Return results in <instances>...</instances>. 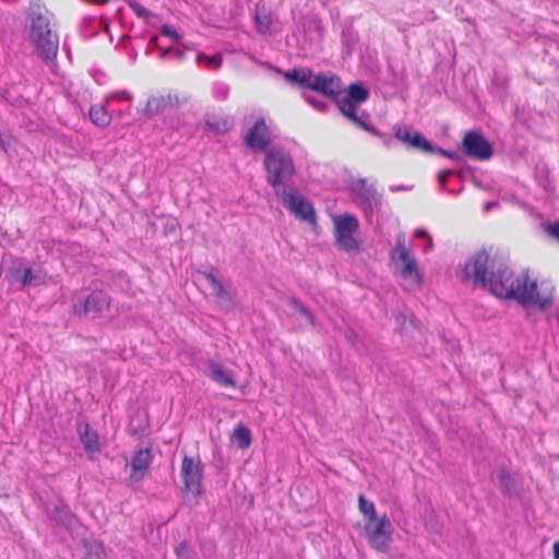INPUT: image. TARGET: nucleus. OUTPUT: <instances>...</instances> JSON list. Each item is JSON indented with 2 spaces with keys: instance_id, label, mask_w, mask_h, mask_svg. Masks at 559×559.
Listing matches in <instances>:
<instances>
[{
  "instance_id": "nucleus-16",
  "label": "nucleus",
  "mask_w": 559,
  "mask_h": 559,
  "mask_svg": "<svg viewBox=\"0 0 559 559\" xmlns=\"http://www.w3.org/2000/svg\"><path fill=\"white\" fill-rule=\"evenodd\" d=\"M180 105L178 95L152 96L147 99L144 114L148 117L160 115L169 109L177 108Z\"/></svg>"
},
{
  "instance_id": "nucleus-14",
  "label": "nucleus",
  "mask_w": 559,
  "mask_h": 559,
  "mask_svg": "<svg viewBox=\"0 0 559 559\" xmlns=\"http://www.w3.org/2000/svg\"><path fill=\"white\" fill-rule=\"evenodd\" d=\"M394 131L395 138L413 150L424 153H429L435 150V145L413 127L395 126Z\"/></svg>"
},
{
  "instance_id": "nucleus-19",
  "label": "nucleus",
  "mask_w": 559,
  "mask_h": 559,
  "mask_svg": "<svg viewBox=\"0 0 559 559\" xmlns=\"http://www.w3.org/2000/svg\"><path fill=\"white\" fill-rule=\"evenodd\" d=\"M396 330L406 337H414L413 332L416 330L415 319L407 318L404 313L397 312L394 317Z\"/></svg>"
},
{
  "instance_id": "nucleus-17",
  "label": "nucleus",
  "mask_w": 559,
  "mask_h": 559,
  "mask_svg": "<svg viewBox=\"0 0 559 559\" xmlns=\"http://www.w3.org/2000/svg\"><path fill=\"white\" fill-rule=\"evenodd\" d=\"M206 374L221 386L236 388L235 379L219 362L209 360L206 364Z\"/></svg>"
},
{
  "instance_id": "nucleus-37",
  "label": "nucleus",
  "mask_w": 559,
  "mask_h": 559,
  "mask_svg": "<svg viewBox=\"0 0 559 559\" xmlns=\"http://www.w3.org/2000/svg\"><path fill=\"white\" fill-rule=\"evenodd\" d=\"M214 292H215V295L216 297L219 299V300H229V294L227 293V290L225 289L224 285L222 284V282L219 281L218 282V285H215L213 287Z\"/></svg>"
},
{
  "instance_id": "nucleus-12",
  "label": "nucleus",
  "mask_w": 559,
  "mask_h": 559,
  "mask_svg": "<svg viewBox=\"0 0 559 559\" xmlns=\"http://www.w3.org/2000/svg\"><path fill=\"white\" fill-rule=\"evenodd\" d=\"M45 512L56 526L68 531L79 522L78 516L62 499H57L56 502H46Z\"/></svg>"
},
{
  "instance_id": "nucleus-47",
  "label": "nucleus",
  "mask_w": 559,
  "mask_h": 559,
  "mask_svg": "<svg viewBox=\"0 0 559 559\" xmlns=\"http://www.w3.org/2000/svg\"><path fill=\"white\" fill-rule=\"evenodd\" d=\"M157 40H158V37H157V36H153V37L151 38V40H150V44H151V45H155V46H157Z\"/></svg>"
},
{
  "instance_id": "nucleus-33",
  "label": "nucleus",
  "mask_w": 559,
  "mask_h": 559,
  "mask_svg": "<svg viewBox=\"0 0 559 559\" xmlns=\"http://www.w3.org/2000/svg\"><path fill=\"white\" fill-rule=\"evenodd\" d=\"M512 477L507 471H502L499 475L500 489L503 493L510 495V486L512 484Z\"/></svg>"
},
{
  "instance_id": "nucleus-10",
  "label": "nucleus",
  "mask_w": 559,
  "mask_h": 559,
  "mask_svg": "<svg viewBox=\"0 0 559 559\" xmlns=\"http://www.w3.org/2000/svg\"><path fill=\"white\" fill-rule=\"evenodd\" d=\"M283 205L299 221L316 223V211L310 201L292 189L280 195Z\"/></svg>"
},
{
  "instance_id": "nucleus-2",
  "label": "nucleus",
  "mask_w": 559,
  "mask_h": 559,
  "mask_svg": "<svg viewBox=\"0 0 559 559\" xmlns=\"http://www.w3.org/2000/svg\"><path fill=\"white\" fill-rule=\"evenodd\" d=\"M26 23L29 40L34 45L39 58L46 62L57 57L59 39L52 32L46 8L39 0L32 1L26 13Z\"/></svg>"
},
{
  "instance_id": "nucleus-32",
  "label": "nucleus",
  "mask_w": 559,
  "mask_h": 559,
  "mask_svg": "<svg viewBox=\"0 0 559 559\" xmlns=\"http://www.w3.org/2000/svg\"><path fill=\"white\" fill-rule=\"evenodd\" d=\"M430 154H439L441 156L448 157L452 160H455L457 163H464V158L461 154L452 151H447L444 148L435 146V150L432 152H429Z\"/></svg>"
},
{
  "instance_id": "nucleus-42",
  "label": "nucleus",
  "mask_w": 559,
  "mask_h": 559,
  "mask_svg": "<svg viewBox=\"0 0 559 559\" xmlns=\"http://www.w3.org/2000/svg\"><path fill=\"white\" fill-rule=\"evenodd\" d=\"M547 231L549 233L550 236L559 240V222L549 224L547 226Z\"/></svg>"
},
{
  "instance_id": "nucleus-23",
  "label": "nucleus",
  "mask_w": 559,
  "mask_h": 559,
  "mask_svg": "<svg viewBox=\"0 0 559 559\" xmlns=\"http://www.w3.org/2000/svg\"><path fill=\"white\" fill-rule=\"evenodd\" d=\"M91 121L100 128H105L110 122V116L106 111L104 106H92L90 109Z\"/></svg>"
},
{
  "instance_id": "nucleus-31",
  "label": "nucleus",
  "mask_w": 559,
  "mask_h": 559,
  "mask_svg": "<svg viewBox=\"0 0 559 559\" xmlns=\"http://www.w3.org/2000/svg\"><path fill=\"white\" fill-rule=\"evenodd\" d=\"M395 251L399 252V259L405 260L408 259V255L411 254L408 249L405 246V235L400 234L396 238V247Z\"/></svg>"
},
{
  "instance_id": "nucleus-29",
  "label": "nucleus",
  "mask_w": 559,
  "mask_h": 559,
  "mask_svg": "<svg viewBox=\"0 0 559 559\" xmlns=\"http://www.w3.org/2000/svg\"><path fill=\"white\" fill-rule=\"evenodd\" d=\"M175 554L177 559H192L193 550L188 540H182L176 546Z\"/></svg>"
},
{
  "instance_id": "nucleus-34",
  "label": "nucleus",
  "mask_w": 559,
  "mask_h": 559,
  "mask_svg": "<svg viewBox=\"0 0 559 559\" xmlns=\"http://www.w3.org/2000/svg\"><path fill=\"white\" fill-rule=\"evenodd\" d=\"M306 102L311 105L318 111L324 112L328 108V104L313 96H305Z\"/></svg>"
},
{
  "instance_id": "nucleus-51",
  "label": "nucleus",
  "mask_w": 559,
  "mask_h": 559,
  "mask_svg": "<svg viewBox=\"0 0 559 559\" xmlns=\"http://www.w3.org/2000/svg\"><path fill=\"white\" fill-rule=\"evenodd\" d=\"M353 337H356L355 333H352V335H349V338H353Z\"/></svg>"
},
{
  "instance_id": "nucleus-35",
  "label": "nucleus",
  "mask_w": 559,
  "mask_h": 559,
  "mask_svg": "<svg viewBox=\"0 0 559 559\" xmlns=\"http://www.w3.org/2000/svg\"><path fill=\"white\" fill-rule=\"evenodd\" d=\"M160 33L164 35V36H167V37H170L175 40H178L180 38L179 34L177 33V31L175 29L174 26L171 25H167V24H164L162 27H160Z\"/></svg>"
},
{
  "instance_id": "nucleus-27",
  "label": "nucleus",
  "mask_w": 559,
  "mask_h": 559,
  "mask_svg": "<svg viewBox=\"0 0 559 559\" xmlns=\"http://www.w3.org/2000/svg\"><path fill=\"white\" fill-rule=\"evenodd\" d=\"M359 511L367 518V522H376L377 513L373 502L367 500L362 495L358 498Z\"/></svg>"
},
{
  "instance_id": "nucleus-15",
  "label": "nucleus",
  "mask_w": 559,
  "mask_h": 559,
  "mask_svg": "<svg viewBox=\"0 0 559 559\" xmlns=\"http://www.w3.org/2000/svg\"><path fill=\"white\" fill-rule=\"evenodd\" d=\"M269 128L263 118H259L245 136L246 145L254 152L269 151L271 139L267 135Z\"/></svg>"
},
{
  "instance_id": "nucleus-41",
  "label": "nucleus",
  "mask_w": 559,
  "mask_h": 559,
  "mask_svg": "<svg viewBox=\"0 0 559 559\" xmlns=\"http://www.w3.org/2000/svg\"><path fill=\"white\" fill-rule=\"evenodd\" d=\"M453 174H454L453 170H441L438 174V180H439V183H440L442 189H444V187L447 185L448 177L452 176Z\"/></svg>"
},
{
  "instance_id": "nucleus-6",
  "label": "nucleus",
  "mask_w": 559,
  "mask_h": 559,
  "mask_svg": "<svg viewBox=\"0 0 559 559\" xmlns=\"http://www.w3.org/2000/svg\"><path fill=\"white\" fill-rule=\"evenodd\" d=\"M358 218L353 214H343L334 219V237L336 246L345 252H359L360 243L354 237L358 230Z\"/></svg>"
},
{
  "instance_id": "nucleus-39",
  "label": "nucleus",
  "mask_w": 559,
  "mask_h": 559,
  "mask_svg": "<svg viewBox=\"0 0 559 559\" xmlns=\"http://www.w3.org/2000/svg\"><path fill=\"white\" fill-rule=\"evenodd\" d=\"M170 55H174L178 60H181L185 56V51L181 49H176V50H173L170 48L164 49L160 52V58L165 59V58L169 57Z\"/></svg>"
},
{
  "instance_id": "nucleus-50",
  "label": "nucleus",
  "mask_w": 559,
  "mask_h": 559,
  "mask_svg": "<svg viewBox=\"0 0 559 559\" xmlns=\"http://www.w3.org/2000/svg\"><path fill=\"white\" fill-rule=\"evenodd\" d=\"M353 337H356L355 333H352V335H349V338H353Z\"/></svg>"
},
{
  "instance_id": "nucleus-44",
  "label": "nucleus",
  "mask_w": 559,
  "mask_h": 559,
  "mask_svg": "<svg viewBox=\"0 0 559 559\" xmlns=\"http://www.w3.org/2000/svg\"><path fill=\"white\" fill-rule=\"evenodd\" d=\"M552 555L554 559H559V540L556 542L552 546Z\"/></svg>"
},
{
  "instance_id": "nucleus-11",
  "label": "nucleus",
  "mask_w": 559,
  "mask_h": 559,
  "mask_svg": "<svg viewBox=\"0 0 559 559\" xmlns=\"http://www.w3.org/2000/svg\"><path fill=\"white\" fill-rule=\"evenodd\" d=\"M110 298L104 290H94L84 298H80L73 304V313L82 317L92 314L93 318L98 317L102 312L109 308Z\"/></svg>"
},
{
  "instance_id": "nucleus-25",
  "label": "nucleus",
  "mask_w": 559,
  "mask_h": 559,
  "mask_svg": "<svg viewBox=\"0 0 559 559\" xmlns=\"http://www.w3.org/2000/svg\"><path fill=\"white\" fill-rule=\"evenodd\" d=\"M255 24H257L258 33L264 35V34H267L270 32L271 24H272V19H271L270 13L266 12L264 10V8L262 10H260L259 7H257V9H255Z\"/></svg>"
},
{
  "instance_id": "nucleus-4",
  "label": "nucleus",
  "mask_w": 559,
  "mask_h": 559,
  "mask_svg": "<svg viewBox=\"0 0 559 559\" xmlns=\"http://www.w3.org/2000/svg\"><path fill=\"white\" fill-rule=\"evenodd\" d=\"M284 78L290 84L314 91L329 98H335L342 93L341 79L335 74L314 73L309 68H294L286 71Z\"/></svg>"
},
{
  "instance_id": "nucleus-46",
  "label": "nucleus",
  "mask_w": 559,
  "mask_h": 559,
  "mask_svg": "<svg viewBox=\"0 0 559 559\" xmlns=\"http://www.w3.org/2000/svg\"><path fill=\"white\" fill-rule=\"evenodd\" d=\"M408 188L406 186H397V187H391V191H406Z\"/></svg>"
},
{
  "instance_id": "nucleus-45",
  "label": "nucleus",
  "mask_w": 559,
  "mask_h": 559,
  "mask_svg": "<svg viewBox=\"0 0 559 559\" xmlns=\"http://www.w3.org/2000/svg\"><path fill=\"white\" fill-rule=\"evenodd\" d=\"M497 205V202H487L485 205H484V211L485 212H488L489 210H491L493 206Z\"/></svg>"
},
{
  "instance_id": "nucleus-43",
  "label": "nucleus",
  "mask_w": 559,
  "mask_h": 559,
  "mask_svg": "<svg viewBox=\"0 0 559 559\" xmlns=\"http://www.w3.org/2000/svg\"><path fill=\"white\" fill-rule=\"evenodd\" d=\"M8 145H9V136H4L0 132V150L7 151Z\"/></svg>"
},
{
  "instance_id": "nucleus-38",
  "label": "nucleus",
  "mask_w": 559,
  "mask_h": 559,
  "mask_svg": "<svg viewBox=\"0 0 559 559\" xmlns=\"http://www.w3.org/2000/svg\"><path fill=\"white\" fill-rule=\"evenodd\" d=\"M214 292H215V295L216 297L219 299V300H229V294L227 293V290L225 289L224 285L222 284V282L219 281L218 282V285H215L213 287Z\"/></svg>"
},
{
  "instance_id": "nucleus-5",
  "label": "nucleus",
  "mask_w": 559,
  "mask_h": 559,
  "mask_svg": "<svg viewBox=\"0 0 559 559\" xmlns=\"http://www.w3.org/2000/svg\"><path fill=\"white\" fill-rule=\"evenodd\" d=\"M368 97L369 91L365 86L358 83H352L347 88L346 97L338 98V96H336L335 98L332 99L337 105V108L342 112V115L346 117L349 121H352L354 124L361 128L362 130L371 133L372 135L380 138L385 145H390L393 140L391 134L380 132L378 129L362 120V118L357 115L358 106L361 103L366 102Z\"/></svg>"
},
{
  "instance_id": "nucleus-24",
  "label": "nucleus",
  "mask_w": 559,
  "mask_h": 559,
  "mask_svg": "<svg viewBox=\"0 0 559 559\" xmlns=\"http://www.w3.org/2000/svg\"><path fill=\"white\" fill-rule=\"evenodd\" d=\"M84 548V559H105L106 554L104 551V547L102 543L92 540V542H84L83 544Z\"/></svg>"
},
{
  "instance_id": "nucleus-1",
  "label": "nucleus",
  "mask_w": 559,
  "mask_h": 559,
  "mask_svg": "<svg viewBox=\"0 0 559 559\" xmlns=\"http://www.w3.org/2000/svg\"><path fill=\"white\" fill-rule=\"evenodd\" d=\"M461 278L463 282L473 278L475 284L488 287L496 297L515 299L523 306H536L542 311L552 304L551 292L540 296L535 281L528 285L527 277H515L502 260L490 258L485 249L466 261Z\"/></svg>"
},
{
  "instance_id": "nucleus-49",
  "label": "nucleus",
  "mask_w": 559,
  "mask_h": 559,
  "mask_svg": "<svg viewBox=\"0 0 559 559\" xmlns=\"http://www.w3.org/2000/svg\"><path fill=\"white\" fill-rule=\"evenodd\" d=\"M121 95H123L126 99H131V95L128 92H122Z\"/></svg>"
},
{
  "instance_id": "nucleus-48",
  "label": "nucleus",
  "mask_w": 559,
  "mask_h": 559,
  "mask_svg": "<svg viewBox=\"0 0 559 559\" xmlns=\"http://www.w3.org/2000/svg\"><path fill=\"white\" fill-rule=\"evenodd\" d=\"M417 236L418 237H424V236H427V233L425 230H418L417 231Z\"/></svg>"
},
{
  "instance_id": "nucleus-28",
  "label": "nucleus",
  "mask_w": 559,
  "mask_h": 559,
  "mask_svg": "<svg viewBox=\"0 0 559 559\" xmlns=\"http://www.w3.org/2000/svg\"><path fill=\"white\" fill-rule=\"evenodd\" d=\"M288 305L294 309L296 310L297 312H299L302 317H305L311 324L314 323V317L312 316L311 311L309 310V308H307L306 306H304L299 299L293 297L289 299L288 301Z\"/></svg>"
},
{
  "instance_id": "nucleus-40",
  "label": "nucleus",
  "mask_w": 559,
  "mask_h": 559,
  "mask_svg": "<svg viewBox=\"0 0 559 559\" xmlns=\"http://www.w3.org/2000/svg\"><path fill=\"white\" fill-rule=\"evenodd\" d=\"M199 273L207 281L209 285L213 288L215 285H218L219 280L213 274V272L209 271H199Z\"/></svg>"
},
{
  "instance_id": "nucleus-9",
  "label": "nucleus",
  "mask_w": 559,
  "mask_h": 559,
  "mask_svg": "<svg viewBox=\"0 0 559 559\" xmlns=\"http://www.w3.org/2000/svg\"><path fill=\"white\" fill-rule=\"evenodd\" d=\"M463 153L476 160H487L493 155L491 143L480 131L471 130L462 140Z\"/></svg>"
},
{
  "instance_id": "nucleus-8",
  "label": "nucleus",
  "mask_w": 559,
  "mask_h": 559,
  "mask_svg": "<svg viewBox=\"0 0 559 559\" xmlns=\"http://www.w3.org/2000/svg\"><path fill=\"white\" fill-rule=\"evenodd\" d=\"M353 201L366 214H371L374 209L381 205L382 195L377 191L374 185H368L367 179L358 178L349 186Z\"/></svg>"
},
{
  "instance_id": "nucleus-7",
  "label": "nucleus",
  "mask_w": 559,
  "mask_h": 559,
  "mask_svg": "<svg viewBox=\"0 0 559 559\" xmlns=\"http://www.w3.org/2000/svg\"><path fill=\"white\" fill-rule=\"evenodd\" d=\"M393 526L386 514H383L376 522H367L364 532L372 549L385 552L392 542Z\"/></svg>"
},
{
  "instance_id": "nucleus-30",
  "label": "nucleus",
  "mask_w": 559,
  "mask_h": 559,
  "mask_svg": "<svg viewBox=\"0 0 559 559\" xmlns=\"http://www.w3.org/2000/svg\"><path fill=\"white\" fill-rule=\"evenodd\" d=\"M41 283V278L39 275L35 274L32 269L27 267L24 270L23 272V275H22V284L24 286H29V285H39Z\"/></svg>"
},
{
  "instance_id": "nucleus-20",
  "label": "nucleus",
  "mask_w": 559,
  "mask_h": 559,
  "mask_svg": "<svg viewBox=\"0 0 559 559\" xmlns=\"http://www.w3.org/2000/svg\"><path fill=\"white\" fill-rule=\"evenodd\" d=\"M404 262V266L401 270V275L404 278H412L415 283L420 284L423 282V276L418 271V265L411 254L408 255V259L401 260Z\"/></svg>"
},
{
  "instance_id": "nucleus-13",
  "label": "nucleus",
  "mask_w": 559,
  "mask_h": 559,
  "mask_svg": "<svg viewBox=\"0 0 559 559\" xmlns=\"http://www.w3.org/2000/svg\"><path fill=\"white\" fill-rule=\"evenodd\" d=\"M181 477L187 491L201 495L202 465L199 460L195 462L193 457L186 455L181 464Z\"/></svg>"
},
{
  "instance_id": "nucleus-3",
  "label": "nucleus",
  "mask_w": 559,
  "mask_h": 559,
  "mask_svg": "<svg viewBox=\"0 0 559 559\" xmlns=\"http://www.w3.org/2000/svg\"><path fill=\"white\" fill-rule=\"evenodd\" d=\"M263 166L266 173V182L278 198L293 189V179L296 174L294 159L288 151L282 146H273L266 151Z\"/></svg>"
},
{
  "instance_id": "nucleus-36",
  "label": "nucleus",
  "mask_w": 559,
  "mask_h": 559,
  "mask_svg": "<svg viewBox=\"0 0 559 559\" xmlns=\"http://www.w3.org/2000/svg\"><path fill=\"white\" fill-rule=\"evenodd\" d=\"M201 59L206 60L215 69L219 68L222 64V58L219 56L207 57L203 53H200L197 60L200 61Z\"/></svg>"
},
{
  "instance_id": "nucleus-18",
  "label": "nucleus",
  "mask_w": 559,
  "mask_h": 559,
  "mask_svg": "<svg viewBox=\"0 0 559 559\" xmlns=\"http://www.w3.org/2000/svg\"><path fill=\"white\" fill-rule=\"evenodd\" d=\"M152 460L153 454L148 448L135 451L130 462L133 475L145 472L150 467Z\"/></svg>"
},
{
  "instance_id": "nucleus-26",
  "label": "nucleus",
  "mask_w": 559,
  "mask_h": 559,
  "mask_svg": "<svg viewBox=\"0 0 559 559\" xmlns=\"http://www.w3.org/2000/svg\"><path fill=\"white\" fill-rule=\"evenodd\" d=\"M206 126L216 133H226L229 131L231 123L228 119L219 117V116H211L207 117Z\"/></svg>"
},
{
  "instance_id": "nucleus-22",
  "label": "nucleus",
  "mask_w": 559,
  "mask_h": 559,
  "mask_svg": "<svg viewBox=\"0 0 559 559\" xmlns=\"http://www.w3.org/2000/svg\"><path fill=\"white\" fill-rule=\"evenodd\" d=\"M80 440L84 445V449L88 453H94L99 451L98 448V436L95 431L90 429V426H85V430L80 433Z\"/></svg>"
},
{
  "instance_id": "nucleus-21",
  "label": "nucleus",
  "mask_w": 559,
  "mask_h": 559,
  "mask_svg": "<svg viewBox=\"0 0 559 559\" xmlns=\"http://www.w3.org/2000/svg\"><path fill=\"white\" fill-rule=\"evenodd\" d=\"M233 439L239 449L245 450L251 444V431L247 426L240 423L234 429Z\"/></svg>"
}]
</instances>
